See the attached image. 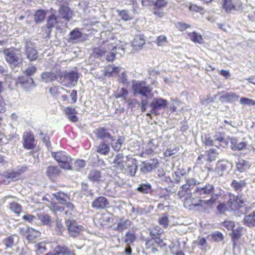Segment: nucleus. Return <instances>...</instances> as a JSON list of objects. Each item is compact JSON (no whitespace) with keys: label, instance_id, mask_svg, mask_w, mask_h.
<instances>
[{"label":"nucleus","instance_id":"nucleus-61","mask_svg":"<svg viewBox=\"0 0 255 255\" xmlns=\"http://www.w3.org/2000/svg\"><path fill=\"white\" fill-rule=\"evenodd\" d=\"M163 233V230L159 227H156L150 231V235L152 237H160Z\"/></svg>","mask_w":255,"mask_h":255},{"label":"nucleus","instance_id":"nucleus-25","mask_svg":"<svg viewBox=\"0 0 255 255\" xmlns=\"http://www.w3.org/2000/svg\"><path fill=\"white\" fill-rule=\"evenodd\" d=\"M231 148L232 150H241L247 146V142L245 141H239V140L235 137L230 138Z\"/></svg>","mask_w":255,"mask_h":255},{"label":"nucleus","instance_id":"nucleus-16","mask_svg":"<svg viewBox=\"0 0 255 255\" xmlns=\"http://www.w3.org/2000/svg\"><path fill=\"white\" fill-rule=\"evenodd\" d=\"M217 196L214 195L208 200L204 199H199V203L194 204V209L198 211H204L208 207H210L217 201Z\"/></svg>","mask_w":255,"mask_h":255},{"label":"nucleus","instance_id":"nucleus-48","mask_svg":"<svg viewBox=\"0 0 255 255\" xmlns=\"http://www.w3.org/2000/svg\"><path fill=\"white\" fill-rule=\"evenodd\" d=\"M38 219L43 224L47 226L51 225V218L48 214H39L38 215Z\"/></svg>","mask_w":255,"mask_h":255},{"label":"nucleus","instance_id":"nucleus-43","mask_svg":"<svg viewBox=\"0 0 255 255\" xmlns=\"http://www.w3.org/2000/svg\"><path fill=\"white\" fill-rule=\"evenodd\" d=\"M136 236L134 233L128 232L124 236V241L127 245H129L134 242Z\"/></svg>","mask_w":255,"mask_h":255},{"label":"nucleus","instance_id":"nucleus-39","mask_svg":"<svg viewBox=\"0 0 255 255\" xmlns=\"http://www.w3.org/2000/svg\"><path fill=\"white\" fill-rule=\"evenodd\" d=\"M89 179L93 182H99L102 180L101 172L97 170L90 171L88 176Z\"/></svg>","mask_w":255,"mask_h":255},{"label":"nucleus","instance_id":"nucleus-19","mask_svg":"<svg viewBox=\"0 0 255 255\" xmlns=\"http://www.w3.org/2000/svg\"><path fill=\"white\" fill-rule=\"evenodd\" d=\"M60 72L46 71L42 72L40 75L41 81L46 83H52L60 78Z\"/></svg>","mask_w":255,"mask_h":255},{"label":"nucleus","instance_id":"nucleus-53","mask_svg":"<svg viewBox=\"0 0 255 255\" xmlns=\"http://www.w3.org/2000/svg\"><path fill=\"white\" fill-rule=\"evenodd\" d=\"M37 255H43L46 251L45 244L43 242L39 243L35 246Z\"/></svg>","mask_w":255,"mask_h":255},{"label":"nucleus","instance_id":"nucleus-34","mask_svg":"<svg viewBox=\"0 0 255 255\" xmlns=\"http://www.w3.org/2000/svg\"><path fill=\"white\" fill-rule=\"evenodd\" d=\"M215 141H218L220 145L225 147L228 144V141L225 138V133L221 132H216L213 136Z\"/></svg>","mask_w":255,"mask_h":255},{"label":"nucleus","instance_id":"nucleus-21","mask_svg":"<svg viewBox=\"0 0 255 255\" xmlns=\"http://www.w3.org/2000/svg\"><path fill=\"white\" fill-rule=\"evenodd\" d=\"M107 199L104 196H100L96 198L92 203V207L97 210L104 209L109 205Z\"/></svg>","mask_w":255,"mask_h":255},{"label":"nucleus","instance_id":"nucleus-1","mask_svg":"<svg viewBox=\"0 0 255 255\" xmlns=\"http://www.w3.org/2000/svg\"><path fill=\"white\" fill-rule=\"evenodd\" d=\"M117 45L115 44L108 43L106 44V43H104L100 47L95 48L93 50L92 55L96 58H99L107 53V60L108 61L112 62L115 59V56L117 54Z\"/></svg>","mask_w":255,"mask_h":255},{"label":"nucleus","instance_id":"nucleus-23","mask_svg":"<svg viewBox=\"0 0 255 255\" xmlns=\"http://www.w3.org/2000/svg\"><path fill=\"white\" fill-rule=\"evenodd\" d=\"M239 96L235 93H226L220 96L219 100L221 103H231L238 101Z\"/></svg>","mask_w":255,"mask_h":255},{"label":"nucleus","instance_id":"nucleus-10","mask_svg":"<svg viewBox=\"0 0 255 255\" xmlns=\"http://www.w3.org/2000/svg\"><path fill=\"white\" fill-rule=\"evenodd\" d=\"M22 139V146L24 149L32 150L34 148L36 145L35 143V137L31 131L24 132Z\"/></svg>","mask_w":255,"mask_h":255},{"label":"nucleus","instance_id":"nucleus-60","mask_svg":"<svg viewBox=\"0 0 255 255\" xmlns=\"http://www.w3.org/2000/svg\"><path fill=\"white\" fill-rule=\"evenodd\" d=\"M158 223L164 228H167L168 226V215L167 213L163 214V216L159 219Z\"/></svg>","mask_w":255,"mask_h":255},{"label":"nucleus","instance_id":"nucleus-24","mask_svg":"<svg viewBox=\"0 0 255 255\" xmlns=\"http://www.w3.org/2000/svg\"><path fill=\"white\" fill-rule=\"evenodd\" d=\"M126 158L123 153L117 154L113 161L114 166L119 171L125 166Z\"/></svg>","mask_w":255,"mask_h":255},{"label":"nucleus","instance_id":"nucleus-11","mask_svg":"<svg viewBox=\"0 0 255 255\" xmlns=\"http://www.w3.org/2000/svg\"><path fill=\"white\" fill-rule=\"evenodd\" d=\"M200 183L193 178H188L185 184L183 185L178 192V195L181 198L185 195V193L190 194V190L195 186H199Z\"/></svg>","mask_w":255,"mask_h":255},{"label":"nucleus","instance_id":"nucleus-57","mask_svg":"<svg viewBox=\"0 0 255 255\" xmlns=\"http://www.w3.org/2000/svg\"><path fill=\"white\" fill-rule=\"evenodd\" d=\"M124 141V138H123L122 136H120L119 137V138L115 143H110V144H111L113 149L115 151H119L121 148L122 145Z\"/></svg>","mask_w":255,"mask_h":255},{"label":"nucleus","instance_id":"nucleus-64","mask_svg":"<svg viewBox=\"0 0 255 255\" xmlns=\"http://www.w3.org/2000/svg\"><path fill=\"white\" fill-rule=\"evenodd\" d=\"M240 103L242 105L248 106H255V101L246 97H242L240 99Z\"/></svg>","mask_w":255,"mask_h":255},{"label":"nucleus","instance_id":"nucleus-52","mask_svg":"<svg viewBox=\"0 0 255 255\" xmlns=\"http://www.w3.org/2000/svg\"><path fill=\"white\" fill-rule=\"evenodd\" d=\"M10 209L17 215H19L22 210L21 206L17 203L13 202L9 204Z\"/></svg>","mask_w":255,"mask_h":255},{"label":"nucleus","instance_id":"nucleus-12","mask_svg":"<svg viewBox=\"0 0 255 255\" xmlns=\"http://www.w3.org/2000/svg\"><path fill=\"white\" fill-rule=\"evenodd\" d=\"M165 244L160 237H152L146 240L145 246L146 249H150L152 253L157 252L158 247L164 246Z\"/></svg>","mask_w":255,"mask_h":255},{"label":"nucleus","instance_id":"nucleus-32","mask_svg":"<svg viewBox=\"0 0 255 255\" xmlns=\"http://www.w3.org/2000/svg\"><path fill=\"white\" fill-rule=\"evenodd\" d=\"M52 196L61 204H66L70 199L68 194L61 191H59L55 193H53L52 194Z\"/></svg>","mask_w":255,"mask_h":255},{"label":"nucleus","instance_id":"nucleus-42","mask_svg":"<svg viewBox=\"0 0 255 255\" xmlns=\"http://www.w3.org/2000/svg\"><path fill=\"white\" fill-rule=\"evenodd\" d=\"M155 140L151 139L147 143V147L145 149V153L147 155H151L153 152L154 150L157 147V144L154 143Z\"/></svg>","mask_w":255,"mask_h":255},{"label":"nucleus","instance_id":"nucleus-18","mask_svg":"<svg viewBox=\"0 0 255 255\" xmlns=\"http://www.w3.org/2000/svg\"><path fill=\"white\" fill-rule=\"evenodd\" d=\"M25 55L27 59L30 62L36 60L38 57V52L37 49L34 47L32 43L30 41L27 40L25 42Z\"/></svg>","mask_w":255,"mask_h":255},{"label":"nucleus","instance_id":"nucleus-45","mask_svg":"<svg viewBox=\"0 0 255 255\" xmlns=\"http://www.w3.org/2000/svg\"><path fill=\"white\" fill-rule=\"evenodd\" d=\"M151 190L150 183H142L137 188V190L143 194H148Z\"/></svg>","mask_w":255,"mask_h":255},{"label":"nucleus","instance_id":"nucleus-41","mask_svg":"<svg viewBox=\"0 0 255 255\" xmlns=\"http://www.w3.org/2000/svg\"><path fill=\"white\" fill-rule=\"evenodd\" d=\"M60 21L55 14H52L50 15L47 19L46 27L48 29L55 26V24Z\"/></svg>","mask_w":255,"mask_h":255},{"label":"nucleus","instance_id":"nucleus-2","mask_svg":"<svg viewBox=\"0 0 255 255\" xmlns=\"http://www.w3.org/2000/svg\"><path fill=\"white\" fill-rule=\"evenodd\" d=\"M193 195L198 199H205L209 196L212 197L215 195L217 196V201L218 200L220 194L215 193V189L213 184L207 183L196 186L193 192Z\"/></svg>","mask_w":255,"mask_h":255},{"label":"nucleus","instance_id":"nucleus-20","mask_svg":"<svg viewBox=\"0 0 255 255\" xmlns=\"http://www.w3.org/2000/svg\"><path fill=\"white\" fill-rule=\"evenodd\" d=\"M72 11L67 6H61L59 7L58 11L57 17L60 20L63 19L64 22L66 24L72 17Z\"/></svg>","mask_w":255,"mask_h":255},{"label":"nucleus","instance_id":"nucleus-51","mask_svg":"<svg viewBox=\"0 0 255 255\" xmlns=\"http://www.w3.org/2000/svg\"><path fill=\"white\" fill-rule=\"evenodd\" d=\"M5 176L7 179L14 181L17 180L20 178V176L16 170L6 172Z\"/></svg>","mask_w":255,"mask_h":255},{"label":"nucleus","instance_id":"nucleus-22","mask_svg":"<svg viewBox=\"0 0 255 255\" xmlns=\"http://www.w3.org/2000/svg\"><path fill=\"white\" fill-rule=\"evenodd\" d=\"M60 171L58 166L49 165L46 169L45 174L50 179L53 180L59 175Z\"/></svg>","mask_w":255,"mask_h":255},{"label":"nucleus","instance_id":"nucleus-49","mask_svg":"<svg viewBox=\"0 0 255 255\" xmlns=\"http://www.w3.org/2000/svg\"><path fill=\"white\" fill-rule=\"evenodd\" d=\"M241 235L242 233L241 228H238L237 229L232 230L231 236L234 246L236 245V241L238 240L241 237Z\"/></svg>","mask_w":255,"mask_h":255},{"label":"nucleus","instance_id":"nucleus-14","mask_svg":"<svg viewBox=\"0 0 255 255\" xmlns=\"http://www.w3.org/2000/svg\"><path fill=\"white\" fill-rule=\"evenodd\" d=\"M223 9L227 13L240 10L242 7V2L240 0H223Z\"/></svg>","mask_w":255,"mask_h":255},{"label":"nucleus","instance_id":"nucleus-40","mask_svg":"<svg viewBox=\"0 0 255 255\" xmlns=\"http://www.w3.org/2000/svg\"><path fill=\"white\" fill-rule=\"evenodd\" d=\"M218 155L217 151L214 148H211L207 150L204 155L206 156V160L211 162L215 160Z\"/></svg>","mask_w":255,"mask_h":255},{"label":"nucleus","instance_id":"nucleus-62","mask_svg":"<svg viewBox=\"0 0 255 255\" xmlns=\"http://www.w3.org/2000/svg\"><path fill=\"white\" fill-rule=\"evenodd\" d=\"M81 191L82 193L86 196L92 195V190L89 188V186L87 183L83 182L82 183Z\"/></svg>","mask_w":255,"mask_h":255},{"label":"nucleus","instance_id":"nucleus-17","mask_svg":"<svg viewBox=\"0 0 255 255\" xmlns=\"http://www.w3.org/2000/svg\"><path fill=\"white\" fill-rule=\"evenodd\" d=\"M94 133L97 139L103 141L110 139L111 141H114L115 139L110 133L109 129L104 127H99L94 130Z\"/></svg>","mask_w":255,"mask_h":255},{"label":"nucleus","instance_id":"nucleus-50","mask_svg":"<svg viewBox=\"0 0 255 255\" xmlns=\"http://www.w3.org/2000/svg\"><path fill=\"white\" fill-rule=\"evenodd\" d=\"M65 204L67 210L65 211L64 214L70 217L75 212V207L72 203L68 201Z\"/></svg>","mask_w":255,"mask_h":255},{"label":"nucleus","instance_id":"nucleus-8","mask_svg":"<svg viewBox=\"0 0 255 255\" xmlns=\"http://www.w3.org/2000/svg\"><path fill=\"white\" fill-rule=\"evenodd\" d=\"M168 105V101L160 97H155L152 99L149 106L151 108L150 112L155 115H159V111L165 109Z\"/></svg>","mask_w":255,"mask_h":255},{"label":"nucleus","instance_id":"nucleus-54","mask_svg":"<svg viewBox=\"0 0 255 255\" xmlns=\"http://www.w3.org/2000/svg\"><path fill=\"white\" fill-rule=\"evenodd\" d=\"M50 210L54 213L62 212L64 211L65 208L59 206L57 203L51 202L50 205Z\"/></svg>","mask_w":255,"mask_h":255},{"label":"nucleus","instance_id":"nucleus-44","mask_svg":"<svg viewBox=\"0 0 255 255\" xmlns=\"http://www.w3.org/2000/svg\"><path fill=\"white\" fill-rule=\"evenodd\" d=\"M82 33L78 28H75L70 32V39L73 41L79 40L82 37Z\"/></svg>","mask_w":255,"mask_h":255},{"label":"nucleus","instance_id":"nucleus-13","mask_svg":"<svg viewBox=\"0 0 255 255\" xmlns=\"http://www.w3.org/2000/svg\"><path fill=\"white\" fill-rule=\"evenodd\" d=\"M69 234L71 237H76L78 236L80 232L83 230V227L78 225L74 220H67L65 221Z\"/></svg>","mask_w":255,"mask_h":255},{"label":"nucleus","instance_id":"nucleus-9","mask_svg":"<svg viewBox=\"0 0 255 255\" xmlns=\"http://www.w3.org/2000/svg\"><path fill=\"white\" fill-rule=\"evenodd\" d=\"M159 165L158 160L157 158L150 159L141 162L140 165V171L146 174L155 169Z\"/></svg>","mask_w":255,"mask_h":255},{"label":"nucleus","instance_id":"nucleus-46","mask_svg":"<svg viewBox=\"0 0 255 255\" xmlns=\"http://www.w3.org/2000/svg\"><path fill=\"white\" fill-rule=\"evenodd\" d=\"M128 95V91L127 89L125 88H122L117 90L114 96L117 99L122 98L126 100Z\"/></svg>","mask_w":255,"mask_h":255},{"label":"nucleus","instance_id":"nucleus-59","mask_svg":"<svg viewBox=\"0 0 255 255\" xmlns=\"http://www.w3.org/2000/svg\"><path fill=\"white\" fill-rule=\"evenodd\" d=\"M188 35L192 41L199 43H202L203 39L201 35L198 34L196 32L189 33Z\"/></svg>","mask_w":255,"mask_h":255},{"label":"nucleus","instance_id":"nucleus-35","mask_svg":"<svg viewBox=\"0 0 255 255\" xmlns=\"http://www.w3.org/2000/svg\"><path fill=\"white\" fill-rule=\"evenodd\" d=\"M246 182L245 180H240L239 181L233 180L231 184V186L237 192L242 191L243 189L246 186Z\"/></svg>","mask_w":255,"mask_h":255},{"label":"nucleus","instance_id":"nucleus-26","mask_svg":"<svg viewBox=\"0 0 255 255\" xmlns=\"http://www.w3.org/2000/svg\"><path fill=\"white\" fill-rule=\"evenodd\" d=\"M54 252L56 255H75L74 251H72L65 245L57 246Z\"/></svg>","mask_w":255,"mask_h":255},{"label":"nucleus","instance_id":"nucleus-31","mask_svg":"<svg viewBox=\"0 0 255 255\" xmlns=\"http://www.w3.org/2000/svg\"><path fill=\"white\" fill-rule=\"evenodd\" d=\"M131 225V222L128 219H121L117 224V226L114 228V230L119 232H122L128 229Z\"/></svg>","mask_w":255,"mask_h":255},{"label":"nucleus","instance_id":"nucleus-36","mask_svg":"<svg viewBox=\"0 0 255 255\" xmlns=\"http://www.w3.org/2000/svg\"><path fill=\"white\" fill-rule=\"evenodd\" d=\"M46 11L43 9H39L35 11L34 15V21L36 24L42 22L45 18Z\"/></svg>","mask_w":255,"mask_h":255},{"label":"nucleus","instance_id":"nucleus-7","mask_svg":"<svg viewBox=\"0 0 255 255\" xmlns=\"http://www.w3.org/2000/svg\"><path fill=\"white\" fill-rule=\"evenodd\" d=\"M126 161L125 166H123L120 172L127 174L130 176H134L137 168L136 160L132 158H128L126 156Z\"/></svg>","mask_w":255,"mask_h":255},{"label":"nucleus","instance_id":"nucleus-4","mask_svg":"<svg viewBox=\"0 0 255 255\" xmlns=\"http://www.w3.org/2000/svg\"><path fill=\"white\" fill-rule=\"evenodd\" d=\"M79 77L80 74L77 71H65L62 74L60 73L58 82L60 83L66 82L64 84V86L67 87H73L77 84Z\"/></svg>","mask_w":255,"mask_h":255},{"label":"nucleus","instance_id":"nucleus-33","mask_svg":"<svg viewBox=\"0 0 255 255\" xmlns=\"http://www.w3.org/2000/svg\"><path fill=\"white\" fill-rule=\"evenodd\" d=\"M244 224L249 227H255V210L251 214L245 216Z\"/></svg>","mask_w":255,"mask_h":255},{"label":"nucleus","instance_id":"nucleus-47","mask_svg":"<svg viewBox=\"0 0 255 255\" xmlns=\"http://www.w3.org/2000/svg\"><path fill=\"white\" fill-rule=\"evenodd\" d=\"M55 230L58 235H62L63 231L65 230V227L63 225L61 220L58 218L55 220Z\"/></svg>","mask_w":255,"mask_h":255},{"label":"nucleus","instance_id":"nucleus-6","mask_svg":"<svg viewBox=\"0 0 255 255\" xmlns=\"http://www.w3.org/2000/svg\"><path fill=\"white\" fill-rule=\"evenodd\" d=\"M132 90L134 95H140L147 97L152 90L149 86L146 85L144 81H134L132 83Z\"/></svg>","mask_w":255,"mask_h":255},{"label":"nucleus","instance_id":"nucleus-63","mask_svg":"<svg viewBox=\"0 0 255 255\" xmlns=\"http://www.w3.org/2000/svg\"><path fill=\"white\" fill-rule=\"evenodd\" d=\"M119 15L121 17L122 19L125 21H128L130 20L131 18L128 15V11L127 10H117Z\"/></svg>","mask_w":255,"mask_h":255},{"label":"nucleus","instance_id":"nucleus-55","mask_svg":"<svg viewBox=\"0 0 255 255\" xmlns=\"http://www.w3.org/2000/svg\"><path fill=\"white\" fill-rule=\"evenodd\" d=\"M27 234V239L28 240H31L38 235V232L35 230L28 227L26 230Z\"/></svg>","mask_w":255,"mask_h":255},{"label":"nucleus","instance_id":"nucleus-28","mask_svg":"<svg viewBox=\"0 0 255 255\" xmlns=\"http://www.w3.org/2000/svg\"><path fill=\"white\" fill-rule=\"evenodd\" d=\"M229 165L230 162L228 160H219L216 163L215 170L220 176H222L223 173L227 170Z\"/></svg>","mask_w":255,"mask_h":255},{"label":"nucleus","instance_id":"nucleus-58","mask_svg":"<svg viewBox=\"0 0 255 255\" xmlns=\"http://www.w3.org/2000/svg\"><path fill=\"white\" fill-rule=\"evenodd\" d=\"M167 4V2L165 0H156L153 1V7L163 9Z\"/></svg>","mask_w":255,"mask_h":255},{"label":"nucleus","instance_id":"nucleus-37","mask_svg":"<svg viewBox=\"0 0 255 255\" xmlns=\"http://www.w3.org/2000/svg\"><path fill=\"white\" fill-rule=\"evenodd\" d=\"M121 71V68L113 65H110L105 68V75L107 77H112L114 74H117Z\"/></svg>","mask_w":255,"mask_h":255},{"label":"nucleus","instance_id":"nucleus-30","mask_svg":"<svg viewBox=\"0 0 255 255\" xmlns=\"http://www.w3.org/2000/svg\"><path fill=\"white\" fill-rule=\"evenodd\" d=\"M110 143L107 140L102 141L97 146V152L101 154L106 155L110 150Z\"/></svg>","mask_w":255,"mask_h":255},{"label":"nucleus","instance_id":"nucleus-29","mask_svg":"<svg viewBox=\"0 0 255 255\" xmlns=\"http://www.w3.org/2000/svg\"><path fill=\"white\" fill-rule=\"evenodd\" d=\"M64 113L71 122L76 123L78 121L76 115L77 112L74 108L70 106L66 107L64 110Z\"/></svg>","mask_w":255,"mask_h":255},{"label":"nucleus","instance_id":"nucleus-15","mask_svg":"<svg viewBox=\"0 0 255 255\" xmlns=\"http://www.w3.org/2000/svg\"><path fill=\"white\" fill-rule=\"evenodd\" d=\"M17 83L26 91H29L36 86L32 77L24 75L19 76Z\"/></svg>","mask_w":255,"mask_h":255},{"label":"nucleus","instance_id":"nucleus-56","mask_svg":"<svg viewBox=\"0 0 255 255\" xmlns=\"http://www.w3.org/2000/svg\"><path fill=\"white\" fill-rule=\"evenodd\" d=\"M36 71L37 68L35 66L29 65L23 72V74L24 76L32 77L31 76L36 72Z\"/></svg>","mask_w":255,"mask_h":255},{"label":"nucleus","instance_id":"nucleus-38","mask_svg":"<svg viewBox=\"0 0 255 255\" xmlns=\"http://www.w3.org/2000/svg\"><path fill=\"white\" fill-rule=\"evenodd\" d=\"M145 43V40L141 35H136L132 42V46L136 50L141 47Z\"/></svg>","mask_w":255,"mask_h":255},{"label":"nucleus","instance_id":"nucleus-3","mask_svg":"<svg viewBox=\"0 0 255 255\" xmlns=\"http://www.w3.org/2000/svg\"><path fill=\"white\" fill-rule=\"evenodd\" d=\"M6 61L11 66L16 67L20 63L21 54L20 50L13 47H10L4 49L3 51Z\"/></svg>","mask_w":255,"mask_h":255},{"label":"nucleus","instance_id":"nucleus-5","mask_svg":"<svg viewBox=\"0 0 255 255\" xmlns=\"http://www.w3.org/2000/svg\"><path fill=\"white\" fill-rule=\"evenodd\" d=\"M52 156L60 164V166L65 169H72L70 163L71 158L66 152L60 151L58 152H52Z\"/></svg>","mask_w":255,"mask_h":255},{"label":"nucleus","instance_id":"nucleus-27","mask_svg":"<svg viewBox=\"0 0 255 255\" xmlns=\"http://www.w3.org/2000/svg\"><path fill=\"white\" fill-rule=\"evenodd\" d=\"M251 166V163L242 158H239L236 162V170L237 171L243 173L246 172Z\"/></svg>","mask_w":255,"mask_h":255}]
</instances>
